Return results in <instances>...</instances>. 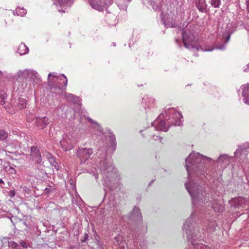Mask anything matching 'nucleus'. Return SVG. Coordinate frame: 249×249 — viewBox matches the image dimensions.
<instances>
[{"label":"nucleus","mask_w":249,"mask_h":249,"mask_svg":"<svg viewBox=\"0 0 249 249\" xmlns=\"http://www.w3.org/2000/svg\"><path fill=\"white\" fill-rule=\"evenodd\" d=\"M212 160L194 151L185 160V167L188 173V181L185 186L191 196L193 205H202L207 202L206 193L202 180L208 175L207 168Z\"/></svg>","instance_id":"nucleus-1"},{"label":"nucleus","mask_w":249,"mask_h":249,"mask_svg":"<svg viewBox=\"0 0 249 249\" xmlns=\"http://www.w3.org/2000/svg\"><path fill=\"white\" fill-rule=\"evenodd\" d=\"M193 214L186 220L183 224L182 230L185 232L188 242L192 245L193 249H211L210 247L201 243H198L197 241L201 240V231L198 230L196 223H194Z\"/></svg>","instance_id":"nucleus-2"},{"label":"nucleus","mask_w":249,"mask_h":249,"mask_svg":"<svg viewBox=\"0 0 249 249\" xmlns=\"http://www.w3.org/2000/svg\"><path fill=\"white\" fill-rule=\"evenodd\" d=\"M100 167V172H101L103 178L105 180L106 184L111 190H114L115 188L111 186L109 184L116 176V171L114 170V167L112 162L107 159H104L101 161Z\"/></svg>","instance_id":"nucleus-3"},{"label":"nucleus","mask_w":249,"mask_h":249,"mask_svg":"<svg viewBox=\"0 0 249 249\" xmlns=\"http://www.w3.org/2000/svg\"><path fill=\"white\" fill-rule=\"evenodd\" d=\"M182 40L184 47L187 49L196 48V50H201L205 51H212L213 48L204 50L200 45H196V37L195 36L187 32H183Z\"/></svg>","instance_id":"nucleus-4"},{"label":"nucleus","mask_w":249,"mask_h":249,"mask_svg":"<svg viewBox=\"0 0 249 249\" xmlns=\"http://www.w3.org/2000/svg\"><path fill=\"white\" fill-rule=\"evenodd\" d=\"M128 220L132 225L131 230L136 231L142 222V215L140 208L135 206L133 211L127 216Z\"/></svg>","instance_id":"nucleus-5"},{"label":"nucleus","mask_w":249,"mask_h":249,"mask_svg":"<svg viewBox=\"0 0 249 249\" xmlns=\"http://www.w3.org/2000/svg\"><path fill=\"white\" fill-rule=\"evenodd\" d=\"M67 83L68 80L66 76L64 74H62L57 78L53 85L50 87L51 89L55 90H63L66 89Z\"/></svg>","instance_id":"nucleus-6"},{"label":"nucleus","mask_w":249,"mask_h":249,"mask_svg":"<svg viewBox=\"0 0 249 249\" xmlns=\"http://www.w3.org/2000/svg\"><path fill=\"white\" fill-rule=\"evenodd\" d=\"M93 153L92 148H79L77 151V155L79 158L81 163H85Z\"/></svg>","instance_id":"nucleus-7"},{"label":"nucleus","mask_w":249,"mask_h":249,"mask_svg":"<svg viewBox=\"0 0 249 249\" xmlns=\"http://www.w3.org/2000/svg\"><path fill=\"white\" fill-rule=\"evenodd\" d=\"M237 27V24L233 22L227 24L225 31L223 34L225 43H227L229 41L231 35L236 30Z\"/></svg>","instance_id":"nucleus-8"},{"label":"nucleus","mask_w":249,"mask_h":249,"mask_svg":"<svg viewBox=\"0 0 249 249\" xmlns=\"http://www.w3.org/2000/svg\"><path fill=\"white\" fill-rule=\"evenodd\" d=\"M108 0H89L91 6L99 11H103L104 8L107 6Z\"/></svg>","instance_id":"nucleus-9"},{"label":"nucleus","mask_w":249,"mask_h":249,"mask_svg":"<svg viewBox=\"0 0 249 249\" xmlns=\"http://www.w3.org/2000/svg\"><path fill=\"white\" fill-rule=\"evenodd\" d=\"M20 139L21 140H19V142H18V140H17V144H18L17 142H18L19 147L18 151H17V154H18L19 155L22 156V158H20V159H22L23 160H24L25 159L27 158V156L24 154V151H26V147L25 146V144L23 143L24 142L26 143V141L25 138V136H24L23 138H22L21 136L20 135Z\"/></svg>","instance_id":"nucleus-10"},{"label":"nucleus","mask_w":249,"mask_h":249,"mask_svg":"<svg viewBox=\"0 0 249 249\" xmlns=\"http://www.w3.org/2000/svg\"><path fill=\"white\" fill-rule=\"evenodd\" d=\"M30 155L32 160H35L37 164H41L42 162L41 156L39 149L37 146L31 147Z\"/></svg>","instance_id":"nucleus-11"},{"label":"nucleus","mask_w":249,"mask_h":249,"mask_svg":"<svg viewBox=\"0 0 249 249\" xmlns=\"http://www.w3.org/2000/svg\"><path fill=\"white\" fill-rule=\"evenodd\" d=\"M172 110L174 111L172 117V120L170 122H168V123H172L175 126L180 125L181 119L182 118L181 114L174 110L172 109Z\"/></svg>","instance_id":"nucleus-12"},{"label":"nucleus","mask_w":249,"mask_h":249,"mask_svg":"<svg viewBox=\"0 0 249 249\" xmlns=\"http://www.w3.org/2000/svg\"><path fill=\"white\" fill-rule=\"evenodd\" d=\"M196 6L198 10L202 13L207 12V5L206 4L205 0H195Z\"/></svg>","instance_id":"nucleus-13"},{"label":"nucleus","mask_w":249,"mask_h":249,"mask_svg":"<svg viewBox=\"0 0 249 249\" xmlns=\"http://www.w3.org/2000/svg\"><path fill=\"white\" fill-rule=\"evenodd\" d=\"M49 119L46 117L38 118L36 119V125L39 129H44L49 124Z\"/></svg>","instance_id":"nucleus-14"},{"label":"nucleus","mask_w":249,"mask_h":249,"mask_svg":"<svg viewBox=\"0 0 249 249\" xmlns=\"http://www.w3.org/2000/svg\"><path fill=\"white\" fill-rule=\"evenodd\" d=\"M155 123H152V125L154 126ZM155 130L158 131H163L166 132L168 130V127L166 126V122L164 121H160L158 124L154 125Z\"/></svg>","instance_id":"nucleus-15"},{"label":"nucleus","mask_w":249,"mask_h":249,"mask_svg":"<svg viewBox=\"0 0 249 249\" xmlns=\"http://www.w3.org/2000/svg\"><path fill=\"white\" fill-rule=\"evenodd\" d=\"M249 93V85H248L247 86H244L243 88L242 95L244 97L243 101L244 102L249 105V98L248 97Z\"/></svg>","instance_id":"nucleus-16"},{"label":"nucleus","mask_w":249,"mask_h":249,"mask_svg":"<svg viewBox=\"0 0 249 249\" xmlns=\"http://www.w3.org/2000/svg\"><path fill=\"white\" fill-rule=\"evenodd\" d=\"M108 137H109V142L110 143V146L112 149V151H114L116 148V137L115 135H114L111 131H108Z\"/></svg>","instance_id":"nucleus-17"},{"label":"nucleus","mask_w":249,"mask_h":249,"mask_svg":"<svg viewBox=\"0 0 249 249\" xmlns=\"http://www.w3.org/2000/svg\"><path fill=\"white\" fill-rule=\"evenodd\" d=\"M58 76H57L56 73L55 72L49 73L48 77V85L49 86H53V83H54V82L55 81V80Z\"/></svg>","instance_id":"nucleus-18"},{"label":"nucleus","mask_w":249,"mask_h":249,"mask_svg":"<svg viewBox=\"0 0 249 249\" xmlns=\"http://www.w3.org/2000/svg\"><path fill=\"white\" fill-rule=\"evenodd\" d=\"M29 52L28 48L24 44H21L18 46L17 52L19 53L20 55L25 54Z\"/></svg>","instance_id":"nucleus-19"},{"label":"nucleus","mask_w":249,"mask_h":249,"mask_svg":"<svg viewBox=\"0 0 249 249\" xmlns=\"http://www.w3.org/2000/svg\"><path fill=\"white\" fill-rule=\"evenodd\" d=\"M38 75L35 71L31 70L29 78L33 81V82L37 83L39 81Z\"/></svg>","instance_id":"nucleus-20"},{"label":"nucleus","mask_w":249,"mask_h":249,"mask_svg":"<svg viewBox=\"0 0 249 249\" xmlns=\"http://www.w3.org/2000/svg\"><path fill=\"white\" fill-rule=\"evenodd\" d=\"M30 71V70H26L23 71H19L18 72V77L19 78H22L23 79L29 78Z\"/></svg>","instance_id":"nucleus-21"},{"label":"nucleus","mask_w":249,"mask_h":249,"mask_svg":"<svg viewBox=\"0 0 249 249\" xmlns=\"http://www.w3.org/2000/svg\"><path fill=\"white\" fill-rule=\"evenodd\" d=\"M107 148L106 146H103L98 150L97 154H99L101 158H104L107 156Z\"/></svg>","instance_id":"nucleus-22"},{"label":"nucleus","mask_w":249,"mask_h":249,"mask_svg":"<svg viewBox=\"0 0 249 249\" xmlns=\"http://www.w3.org/2000/svg\"><path fill=\"white\" fill-rule=\"evenodd\" d=\"M249 148V143H243L242 144L238 146V149L236 150V151L234 153V154L236 155L237 153H241L243 152L244 150H246Z\"/></svg>","instance_id":"nucleus-23"},{"label":"nucleus","mask_w":249,"mask_h":249,"mask_svg":"<svg viewBox=\"0 0 249 249\" xmlns=\"http://www.w3.org/2000/svg\"><path fill=\"white\" fill-rule=\"evenodd\" d=\"M65 97L69 101L75 102L78 100V97L73 94L69 93L65 94Z\"/></svg>","instance_id":"nucleus-24"},{"label":"nucleus","mask_w":249,"mask_h":249,"mask_svg":"<svg viewBox=\"0 0 249 249\" xmlns=\"http://www.w3.org/2000/svg\"><path fill=\"white\" fill-rule=\"evenodd\" d=\"M26 106V101L23 98H19L18 107L19 109L25 108Z\"/></svg>","instance_id":"nucleus-25"},{"label":"nucleus","mask_w":249,"mask_h":249,"mask_svg":"<svg viewBox=\"0 0 249 249\" xmlns=\"http://www.w3.org/2000/svg\"><path fill=\"white\" fill-rule=\"evenodd\" d=\"M49 187H47L44 189V193L45 195L48 196L49 194L51 192L53 193L55 192L56 191V188H54V187L52 186V185H48Z\"/></svg>","instance_id":"nucleus-26"},{"label":"nucleus","mask_w":249,"mask_h":249,"mask_svg":"<svg viewBox=\"0 0 249 249\" xmlns=\"http://www.w3.org/2000/svg\"><path fill=\"white\" fill-rule=\"evenodd\" d=\"M27 13V11L25 9L22 8H20V7H17V15L18 16H20L21 17H23Z\"/></svg>","instance_id":"nucleus-27"},{"label":"nucleus","mask_w":249,"mask_h":249,"mask_svg":"<svg viewBox=\"0 0 249 249\" xmlns=\"http://www.w3.org/2000/svg\"><path fill=\"white\" fill-rule=\"evenodd\" d=\"M245 201V199L243 197L235 198L234 199V202L237 206L243 205Z\"/></svg>","instance_id":"nucleus-28"},{"label":"nucleus","mask_w":249,"mask_h":249,"mask_svg":"<svg viewBox=\"0 0 249 249\" xmlns=\"http://www.w3.org/2000/svg\"><path fill=\"white\" fill-rule=\"evenodd\" d=\"M6 99V95L3 91L0 92V105H4L5 100Z\"/></svg>","instance_id":"nucleus-29"},{"label":"nucleus","mask_w":249,"mask_h":249,"mask_svg":"<svg viewBox=\"0 0 249 249\" xmlns=\"http://www.w3.org/2000/svg\"><path fill=\"white\" fill-rule=\"evenodd\" d=\"M221 0H211V4L214 8H218L220 4Z\"/></svg>","instance_id":"nucleus-30"},{"label":"nucleus","mask_w":249,"mask_h":249,"mask_svg":"<svg viewBox=\"0 0 249 249\" xmlns=\"http://www.w3.org/2000/svg\"><path fill=\"white\" fill-rule=\"evenodd\" d=\"M8 135L3 130H0V141L6 139Z\"/></svg>","instance_id":"nucleus-31"},{"label":"nucleus","mask_w":249,"mask_h":249,"mask_svg":"<svg viewBox=\"0 0 249 249\" xmlns=\"http://www.w3.org/2000/svg\"><path fill=\"white\" fill-rule=\"evenodd\" d=\"M228 157V155L226 154L220 155L217 159V162H223L225 160L227 159Z\"/></svg>","instance_id":"nucleus-32"},{"label":"nucleus","mask_w":249,"mask_h":249,"mask_svg":"<svg viewBox=\"0 0 249 249\" xmlns=\"http://www.w3.org/2000/svg\"><path fill=\"white\" fill-rule=\"evenodd\" d=\"M64 1L65 0H54V4L56 5L58 4L60 6H62L64 5Z\"/></svg>","instance_id":"nucleus-33"},{"label":"nucleus","mask_w":249,"mask_h":249,"mask_svg":"<svg viewBox=\"0 0 249 249\" xmlns=\"http://www.w3.org/2000/svg\"><path fill=\"white\" fill-rule=\"evenodd\" d=\"M20 245L24 249H26L29 246V243L24 241H20Z\"/></svg>","instance_id":"nucleus-34"},{"label":"nucleus","mask_w":249,"mask_h":249,"mask_svg":"<svg viewBox=\"0 0 249 249\" xmlns=\"http://www.w3.org/2000/svg\"><path fill=\"white\" fill-rule=\"evenodd\" d=\"M53 166L55 169L57 170L59 169V166L57 164V162L55 161V159L53 160L52 162H50Z\"/></svg>","instance_id":"nucleus-35"},{"label":"nucleus","mask_w":249,"mask_h":249,"mask_svg":"<svg viewBox=\"0 0 249 249\" xmlns=\"http://www.w3.org/2000/svg\"><path fill=\"white\" fill-rule=\"evenodd\" d=\"M59 142H60V144H61V145L62 148H63V149L65 151H68V150H70V149H68V148H65V145H64V142L63 141H60Z\"/></svg>","instance_id":"nucleus-36"},{"label":"nucleus","mask_w":249,"mask_h":249,"mask_svg":"<svg viewBox=\"0 0 249 249\" xmlns=\"http://www.w3.org/2000/svg\"><path fill=\"white\" fill-rule=\"evenodd\" d=\"M46 157L49 160L50 162H52V161L54 159L52 155L49 153L47 155Z\"/></svg>","instance_id":"nucleus-37"},{"label":"nucleus","mask_w":249,"mask_h":249,"mask_svg":"<svg viewBox=\"0 0 249 249\" xmlns=\"http://www.w3.org/2000/svg\"><path fill=\"white\" fill-rule=\"evenodd\" d=\"M89 238V235L88 234L86 233H85V237L83 239H81V241L82 242H86Z\"/></svg>","instance_id":"nucleus-38"},{"label":"nucleus","mask_w":249,"mask_h":249,"mask_svg":"<svg viewBox=\"0 0 249 249\" xmlns=\"http://www.w3.org/2000/svg\"><path fill=\"white\" fill-rule=\"evenodd\" d=\"M165 26L167 27H171V28H175L177 26V25H176L175 23H171L170 25H168L166 24L165 22H164Z\"/></svg>","instance_id":"nucleus-39"},{"label":"nucleus","mask_w":249,"mask_h":249,"mask_svg":"<svg viewBox=\"0 0 249 249\" xmlns=\"http://www.w3.org/2000/svg\"><path fill=\"white\" fill-rule=\"evenodd\" d=\"M148 2L149 3V4H150L153 7L155 4V2L153 0H148Z\"/></svg>","instance_id":"nucleus-40"},{"label":"nucleus","mask_w":249,"mask_h":249,"mask_svg":"<svg viewBox=\"0 0 249 249\" xmlns=\"http://www.w3.org/2000/svg\"><path fill=\"white\" fill-rule=\"evenodd\" d=\"M15 191H13V190H11L9 192V195L11 196V197H13L15 196Z\"/></svg>","instance_id":"nucleus-41"},{"label":"nucleus","mask_w":249,"mask_h":249,"mask_svg":"<svg viewBox=\"0 0 249 249\" xmlns=\"http://www.w3.org/2000/svg\"><path fill=\"white\" fill-rule=\"evenodd\" d=\"M225 48V45L223 44L220 46H217L216 49H220V50H224Z\"/></svg>","instance_id":"nucleus-42"},{"label":"nucleus","mask_w":249,"mask_h":249,"mask_svg":"<svg viewBox=\"0 0 249 249\" xmlns=\"http://www.w3.org/2000/svg\"><path fill=\"white\" fill-rule=\"evenodd\" d=\"M73 0H65V1H64V4H68L69 3H71L73 2Z\"/></svg>","instance_id":"nucleus-43"},{"label":"nucleus","mask_w":249,"mask_h":249,"mask_svg":"<svg viewBox=\"0 0 249 249\" xmlns=\"http://www.w3.org/2000/svg\"><path fill=\"white\" fill-rule=\"evenodd\" d=\"M246 5H247V11L249 13V0L246 1Z\"/></svg>","instance_id":"nucleus-44"},{"label":"nucleus","mask_w":249,"mask_h":249,"mask_svg":"<svg viewBox=\"0 0 249 249\" xmlns=\"http://www.w3.org/2000/svg\"><path fill=\"white\" fill-rule=\"evenodd\" d=\"M175 41L177 43H178V44H179L180 43V41L179 39H177V38H176L175 39Z\"/></svg>","instance_id":"nucleus-45"},{"label":"nucleus","mask_w":249,"mask_h":249,"mask_svg":"<svg viewBox=\"0 0 249 249\" xmlns=\"http://www.w3.org/2000/svg\"><path fill=\"white\" fill-rule=\"evenodd\" d=\"M1 184H4L3 181L0 178V185L1 186Z\"/></svg>","instance_id":"nucleus-46"},{"label":"nucleus","mask_w":249,"mask_h":249,"mask_svg":"<svg viewBox=\"0 0 249 249\" xmlns=\"http://www.w3.org/2000/svg\"><path fill=\"white\" fill-rule=\"evenodd\" d=\"M58 11L60 12H63V13H65V11L64 10H60L59 9Z\"/></svg>","instance_id":"nucleus-47"},{"label":"nucleus","mask_w":249,"mask_h":249,"mask_svg":"<svg viewBox=\"0 0 249 249\" xmlns=\"http://www.w3.org/2000/svg\"><path fill=\"white\" fill-rule=\"evenodd\" d=\"M154 180H152L150 183H149V186L151 185V184L153 182Z\"/></svg>","instance_id":"nucleus-48"},{"label":"nucleus","mask_w":249,"mask_h":249,"mask_svg":"<svg viewBox=\"0 0 249 249\" xmlns=\"http://www.w3.org/2000/svg\"><path fill=\"white\" fill-rule=\"evenodd\" d=\"M3 75L2 72L0 71V76H2Z\"/></svg>","instance_id":"nucleus-49"},{"label":"nucleus","mask_w":249,"mask_h":249,"mask_svg":"<svg viewBox=\"0 0 249 249\" xmlns=\"http://www.w3.org/2000/svg\"><path fill=\"white\" fill-rule=\"evenodd\" d=\"M95 178H96V179H98V175H95Z\"/></svg>","instance_id":"nucleus-50"},{"label":"nucleus","mask_w":249,"mask_h":249,"mask_svg":"<svg viewBox=\"0 0 249 249\" xmlns=\"http://www.w3.org/2000/svg\"><path fill=\"white\" fill-rule=\"evenodd\" d=\"M69 249H73V247L72 246H71L69 247Z\"/></svg>","instance_id":"nucleus-51"},{"label":"nucleus","mask_w":249,"mask_h":249,"mask_svg":"<svg viewBox=\"0 0 249 249\" xmlns=\"http://www.w3.org/2000/svg\"><path fill=\"white\" fill-rule=\"evenodd\" d=\"M16 247H17V249H18V248L19 247V246L18 245V244L17 243Z\"/></svg>","instance_id":"nucleus-52"},{"label":"nucleus","mask_w":249,"mask_h":249,"mask_svg":"<svg viewBox=\"0 0 249 249\" xmlns=\"http://www.w3.org/2000/svg\"><path fill=\"white\" fill-rule=\"evenodd\" d=\"M99 131L102 132V130L101 129H99Z\"/></svg>","instance_id":"nucleus-53"},{"label":"nucleus","mask_w":249,"mask_h":249,"mask_svg":"<svg viewBox=\"0 0 249 249\" xmlns=\"http://www.w3.org/2000/svg\"><path fill=\"white\" fill-rule=\"evenodd\" d=\"M248 67L249 68V64L248 65Z\"/></svg>","instance_id":"nucleus-54"}]
</instances>
